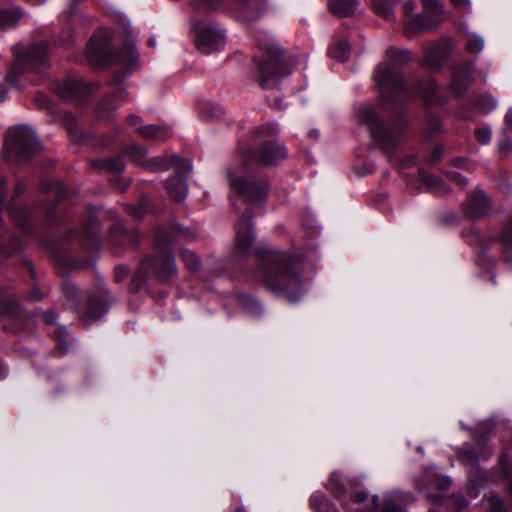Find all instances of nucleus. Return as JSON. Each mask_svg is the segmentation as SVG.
Wrapping results in <instances>:
<instances>
[{
    "instance_id": "1",
    "label": "nucleus",
    "mask_w": 512,
    "mask_h": 512,
    "mask_svg": "<svg viewBox=\"0 0 512 512\" xmlns=\"http://www.w3.org/2000/svg\"><path fill=\"white\" fill-rule=\"evenodd\" d=\"M386 56L388 61L379 63L374 75L385 103L397 107L417 98H421L426 106L444 103L437 94L438 85L433 78L418 79L414 87L405 81L401 67L410 62L409 50L389 47Z\"/></svg>"
},
{
    "instance_id": "2",
    "label": "nucleus",
    "mask_w": 512,
    "mask_h": 512,
    "mask_svg": "<svg viewBox=\"0 0 512 512\" xmlns=\"http://www.w3.org/2000/svg\"><path fill=\"white\" fill-rule=\"evenodd\" d=\"M87 58L94 68L115 67L111 85L113 92L106 95L97 106V116L110 119L118 107L128 101V92L119 86L137 67L139 54L133 43L125 41L120 48L111 49L106 36L95 34L86 46Z\"/></svg>"
},
{
    "instance_id": "3",
    "label": "nucleus",
    "mask_w": 512,
    "mask_h": 512,
    "mask_svg": "<svg viewBox=\"0 0 512 512\" xmlns=\"http://www.w3.org/2000/svg\"><path fill=\"white\" fill-rule=\"evenodd\" d=\"M259 270L257 277L272 293L289 302L299 301L302 295V280L295 268L294 259L286 253L260 249L257 251Z\"/></svg>"
},
{
    "instance_id": "4",
    "label": "nucleus",
    "mask_w": 512,
    "mask_h": 512,
    "mask_svg": "<svg viewBox=\"0 0 512 512\" xmlns=\"http://www.w3.org/2000/svg\"><path fill=\"white\" fill-rule=\"evenodd\" d=\"M177 236L190 237V233L178 222L171 224L169 230L157 228L154 235L155 252L145 257L147 271L161 283L169 282L177 273L174 254L171 245Z\"/></svg>"
},
{
    "instance_id": "5",
    "label": "nucleus",
    "mask_w": 512,
    "mask_h": 512,
    "mask_svg": "<svg viewBox=\"0 0 512 512\" xmlns=\"http://www.w3.org/2000/svg\"><path fill=\"white\" fill-rule=\"evenodd\" d=\"M253 77L263 89H273L279 80L291 74L284 51L278 45H267L253 58Z\"/></svg>"
},
{
    "instance_id": "6",
    "label": "nucleus",
    "mask_w": 512,
    "mask_h": 512,
    "mask_svg": "<svg viewBox=\"0 0 512 512\" xmlns=\"http://www.w3.org/2000/svg\"><path fill=\"white\" fill-rule=\"evenodd\" d=\"M361 121L368 127L370 136L379 149L385 153H393L400 137L405 133L406 123L397 119L387 126L372 107H364L360 111Z\"/></svg>"
},
{
    "instance_id": "7",
    "label": "nucleus",
    "mask_w": 512,
    "mask_h": 512,
    "mask_svg": "<svg viewBox=\"0 0 512 512\" xmlns=\"http://www.w3.org/2000/svg\"><path fill=\"white\" fill-rule=\"evenodd\" d=\"M14 59L11 62L9 71L6 74V81L11 86H16L19 76L26 72H32L42 67L49 54L47 41L33 43L27 48L22 44H16L12 48Z\"/></svg>"
},
{
    "instance_id": "8",
    "label": "nucleus",
    "mask_w": 512,
    "mask_h": 512,
    "mask_svg": "<svg viewBox=\"0 0 512 512\" xmlns=\"http://www.w3.org/2000/svg\"><path fill=\"white\" fill-rule=\"evenodd\" d=\"M40 148L41 144L35 131L26 125L12 127L6 132L4 143L6 158L18 165L30 161Z\"/></svg>"
},
{
    "instance_id": "9",
    "label": "nucleus",
    "mask_w": 512,
    "mask_h": 512,
    "mask_svg": "<svg viewBox=\"0 0 512 512\" xmlns=\"http://www.w3.org/2000/svg\"><path fill=\"white\" fill-rule=\"evenodd\" d=\"M471 237L472 240L469 243L479 247L476 264L483 269L491 271L496 267V258L488 252L490 244L495 242L501 244L505 261L512 263V217L504 223L498 235L481 236L478 232L472 231Z\"/></svg>"
},
{
    "instance_id": "10",
    "label": "nucleus",
    "mask_w": 512,
    "mask_h": 512,
    "mask_svg": "<svg viewBox=\"0 0 512 512\" xmlns=\"http://www.w3.org/2000/svg\"><path fill=\"white\" fill-rule=\"evenodd\" d=\"M7 178L0 176V211L6 210L14 223L28 234H34L32 223L36 209L22 206L20 196L24 193L26 186L24 182L17 181L10 197L6 193Z\"/></svg>"
},
{
    "instance_id": "11",
    "label": "nucleus",
    "mask_w": 512,
    "mask_h": 512,
    "mask_svg": "<svg viewBox=\"0 0 512 512\" xmlns=\"http://www.w3.org/2000/svg\"><path fill=\"white\" fill-rule=\"evenodd\" d=\"M227 174L231 189L248 206L260 207L265 203L270 190V184L267 179L235 175L231 169H228Z\"/></svg>"
},
{
    "instance_id": "12",
    "label": "nucleus",
    "mask_w": 512,
    "mask_h": 512,
    "mask_svg": "<svg viewBox=\"0 0 512 512\" xmlns=\"http://www.w3.org/2000/svg\"><path fill=\"white\" fill-rule=\"evenodd\" d=\"M40 189L43 193L54 196L53 201H46L41 204L39 210L43 215L47 229H56L68 221L57 210L58 203L68 197L67 189L61 181L51 178H43L40 182Z\"/></svg>"
},
{
    "instance_id": "13",
    "label": "nucleus",
    "mask_w": 512,
    "mask_h": 512,
    "mask_svg": "<svg viewBox=\"0 0 512 512\" xmlns=\"http://www.w3.org/2000/svg\"><path fill=\"white\" fill-rule=\"evenodd\" d=\"M287 157L284 145L277 141H263L259 146L242 153L243 167L246 172L255 166H272Z\"/></svg>"
},
{
    "instance_id": "14",
    "label": "nucleus",
    "mask_w": 512,
    "mask_h": 512,
    "mask_svg": "<svg viewBox=\"0 0 512 512\" xmlns=\"http://www.w3.org/2000/svg\"><path fill=\"white\" fill-rule=\"evenodd\" d=\"M191 31L197 49L203 54H212L225 46V31L215 24L199 21L191 25Z\"/></svg>"
},
{
    "instance_id": "15",
    "label": "nucleus",
    "mask_w": 512,
    "mask_h": 512,
    "mask_svg": "<svg viewBox=\"0 0 512 512\" xmlns=\"http://www.w3.org/2000/svg\"><path fill=\"white\" fill-rule=\"evenodd\" d=\"M252 213L248 209L238 219L236 230V244L234 254L237 257H246L251 253L252 243L255 239L253 232Z\"/></svg>"
},
{
    "instance_id": "16",
    "label": "nucleus",
    "mask_w": 512,
    "mask_h": 512,
    "mask_svg": "<svg viewBox=\"0 0 512 512\" xmlns=\"http://www.w3.org/2000/svg\"><path fill=\"white\" fill-rule=\"evenodd\" d=\"M97 88L96 83H88L82 79H67L58 83L55 90L65 101H78L94 93Z\"/></svg>"
},
{
    "instance_id": "17",
    "label": "nucleus",
    "mask_w": 512,
    "mask_h": 512,
    "mask_svg": "<svg viewBox=\"0 0 512 512\" xmlns=\"http://www.w3.org/2000/svg\"><path fill=\"white\" fill-rule=\"evenodd\" d=\"M2 309L8 317V322L2 325L3 330L16 333L19 329L27 327L28 313L16 300L5 298Z\"/></svg>"
},
{
    "instance_id": "18",
    "label": "nucleus",
    "mask_w": 512,
    "mask_h": 512,
    "mask_svg": "<svg viewBox=\"0 0 512 512\" xmlns=\"http://www.w3.org/2000/svg\"><path fill=\"white\" fill-rule=\"evenodd\" d=\"M111 302L112 298L107 289L90 294L86 301L83 319L91 321L100 319L108 312Z\"/></svg>"
},
{
    "instance_id": "19",
    "label": "nucleus",
    "mask_w": 512,
    "mask_h": 512,
    "mask_svg": "<svg viewBox=\"0 0 512 512\" xmlns=\"http://www.w3.org/2000/svg\"><path fill=\"white\" fill-rule=\"evenodd\" d=\"M474 69L475 61H466L454 69L449 87L455 96H462L469 89Z\"/></svg>"
},
{
    "instance_id": "20",
    "label": "nucleus",
    "mask_w": 512,
    "mask_h": 512,
    "mask_svg": "<svg viewBox=\"0 0 512 512\" xmlns=\"http://www.w3.org/2000/svg\"><path fill=\"white\" fill-rule=\"evenodd\" d=\"M489 208L487 195L482 190H476L466 202L463 203L465 215L471 219H479L486 215Z\"/></svg>"
},
{
    "instance_id": "21",
    "label": "nucleus",
    "mask_w": 512,
    "mask_h": 512,
    "mask_svg": "<svg viewBox=\"0 0 512 512\" xmlns=\"http://www.w3.org/2000/svg\"><path fill=\"white\" fill-rule=\"evenodd\" d=\"M447 56L448 51L443 43H433L429 48H427L420 63L421 66L430 71H438L443 66Z\"/></svg>"
},
{
    "instance_id": "22",
    "label": "nucleus",
    "mask_w": 512,
    "mask_h": 512,
    "mask_svg": "<svg viewBox=\"0 0 512 512\" xmlns=\"http://www.w3.org/2000/svg\"><path fill=\"white\" fill-rule=\"evenodd\" d=\"M110 238L115 246H131L136 248L140 244V234L137 231L127 230L121 223H116L110 232Z\"/></svg>"
},
{
    "instance_id": "23",
    "label": "nucleus",
    "mask_w": 512,
    "mask_h": 512,
    "mask_svg": "<svg viewBox=\"0 0 512 512\" xmlns=\"http://www.w3.org/2000/svg\"><path fill=\"white\" fill-rule=\"evenodd\" d=\"M238 5V18L244 22L257 20L265 9L264 0H235Z\"/></svg>"
},
{
    "instance_id": "24",
    "label": "nucleus",
    "mask_w": 512,
    "mask_h": 512,
    "mask_svg": "<svg viewBox=\"0 0 512 512\" xmlns=\"http://www.w3.org/2000/svg\"><path fill=\"white\" fill-rule=\"evenodd\" d=\"M76 237L86 239L92 248L97 249L100 245V232L97 221L92 219L85 223L81 231L70 229L65 234V239H73Z\"/></svg>"
},
{
    "instance_id": "25",
    "label": "nucleus",
    "mask_w": 512,
    "mask_h": 512,
    "mask_svg": "<svg viewBox=\"0 0 512 512\" xmlns=\"http://www.w3.org/2000/svg\"><path fill=\"white\" fill-rule=\"evenodd\" d=\"M437 26L438 22L430 16L418 14L405 22L404 33L405 35L412 37L420 32L432 30Z\"/></svg>"
},
{
    "instance_id": "26",
    "label": "nucleus",
    "mask_w": 512,
    "mask_h": 512,
    "mask_svg": "<svg viewBox=\"0 0 512 512\" xmlns=\"http://www.w3.org/2000/svg\"><path fill=\"white\" fill-rule=\"evenodd\" d=\"M437 26L438 22L430 16L418 14L405 22L404 33L405 35L412 37L420 32L432 30Z\"/></svg>"
},
{
    "instance_id": "27",
    "label": "nucleus",
    "mask_w": 512,
    "mask_h": 512,
    "mask_svg": "<svg viewBox=\"0 0 512 512\" xmlns=\"http://www.w3.org/2000/svg\"><path fill=\"white\" fill-rule=\"evenodd\" d=\"M166 190L172 200L184 201L188 193L187 178L180 174L172 176L166 182Z\"/></svg>"
},
{
    "instance_id": "28",
    "label": "nucleus",
    "mask_w": 512,
    "mask_h": 512,
    "mask_svg": "<svg viewBox=\"0 0 512 512\" xmlns=\"http://www.w3.org/2000/svg\"><path fill=\"white\" fill-rule=\"evenodd\" d=\"M136 132L142 139L154 142L165 141L171 136L169 128L155 124L139 126Z\"/></svg>"
},
{
    "instance_id": "29",
    "label": "nucleus",
    "mask_w": 512,
    "mask_h": 512,
    "mask_svg": "<svg viewBox=\"0 0 512 512\" xmlns=\"http://www.w3.org/2000/svg\"><path fill=\"white\" fill-rule=\"evenodd\" d=\"M359 4V0H328L327 7L331 14L343 18L352 16Z\"/></svg>"
},
{
    "instance_id": "30",
    "label": "nucleus",
    "mask_w": 512,
    "mask_h": 512,
    "mask_svg": "<svg viewBox=\"0 0 512 512\" xmlns=\"http://www.w3.org/2000/svg\"><path fill=\"white\" fill-rule=\"evenodd\" d=\"M91 166L97 170L107 171L110 173L120 174L125 169L123 155H116L104 159H94Z\"/></svg>"
},
{
    "instance_id": "31",
    "label": "nucleus",
    "mask_w": 512,
    "mask_h": 512,
    "mask_svg": "<svg viewBox=\"0 0 512 512\" xmlns=\"http://www.w3.org/2000/svg\"><path fill=\"white\" fill-rule=\"evenodd\" d=\"M147 261H141L140 265L138 266L137 270L132 276L130 285H129V291L131 293H138L147 287V277L149 272L147 271Z\"/></svg>"
},
{
    "instance_id": "32",
    "label": "nucleus",
    "mask_w": 512,
    "mask_h": 512,
    "mask_svg": "<svg viewBox=\"0 0 512 512\" xmlns=\"http://www.w3.org/2000/svg\"><path fill=\"white\" fill-rule=\"evenodd\" d=\"M62 294L66 299V305L69 309L77 311L80 307V298L78 288L69 279H64L62 283Z\"/></svg>"
},
{
    "instance_id": "33",
    "label": "nucleus",
    "mask_w": 512,
    "mask_h": 512,
    "mask_svg": "<svg viewBox=\"0 0 512 512\" xmlns=\"http://www.w3.org/2000/svg\"><path fill=\"white\" fill-rule=\"evenodd\" d=\"M327 54L330 58L338 62H345L348 60L350 54L349 43L345 40L336 41L328 48Z\"/></svg>"
},
{
    "instance_id": "34",
    "label": "nucleus",
    "mask_w": 512,
    "mask_h": 512,
    "mask_svg": "<svg viewBox=\"0 0 512 512\" xmlns=\"http://www.w3.org/2000/svg\"><path fill=\"white\" fill-rule=\"evenodd\" d=\"M23 16L20 7L12 9H0V28L7 29L14 26Z\"/></svg>"
},
{
    "instance_id": "35",
    "label": "nucleus",
    "mask_w": 512,
    "mask_h": 512,
    "mask_svg": "<svg viewBox=\"0 0 512 512\" xmlns=\"http://www.w3.org/2000/svg\"><path fill=\"white\" fill-rule=\"evenodd\" d=\"M471 104L482 114H488L493 111L497 106L496 99L490 94H483L475 96Z\"/></svg>"
},
{
    "instance_id": "36",
    "label": "nucleus",
    "mask_w": 512,
    "mask_h": 512,
    "mask_svg": "<svg viewBox=\"0 0 512 512\" xmlns=\"http://www.w3.org/2000/svg\"><path fill=\"white\" fill-rule=\"evenodd\" d=\"M122 155L131 158L138 165H143L146 149L135 143L127 144L123 147Z\"/></svg>"
},
{
    "instance_id": "37",
    "label": "nucleus",
    "mask_w": 512,
    "mask_h": 512,
    "mask_svg": "<svg viewBox=\"0 0 512 512\" xmlns=\"http://www.w3.org/2000/svg\"><path fill=\"white\" fill-rule=\"evenodd\" d=\"M152 211L150 200L141 197L136 205H126V212L136 219H141L146 213Z\"/></svg>"
},
{
    "instance_id": "38",
    "label": "nucleus",
    "mask_w": 512,
    "mask_h": 512,
    "mask_svg": "<svg viewBox=\"0 0 512 512\" xmlns=\"http://www.w3.org/2000/svg\"><path fill=\"white\" fill-rule=\"evenodd\" d=\"M181 259L183 260L185 266L191 271V272H198L201 268V261L200 258L196 253L189 249H182L180 251Z\"/></svg>"
},
{
    "instance_id": "39",
    "label": "nucleus",
    "mask_w": 512,
    "mask_h": 512,
    "mask_svg": "<svg viewBox=\"0 0 512 512\" xmlns=\"http://www.w3.org/2000/svg\"><path fill=\"white\" fill-rule=\"evenodd\" d=\"M50 291H51V288L49 285H43L42 287L32 286L27 291V293L25 295V299L27 301L40 302L49 295Z\"/></svg>"
},
{
    "instance_id": "40",
    "label": "nucleus",
    "mask_w": 512,
    "mask_h": 512,
    "mask_svg": "<svg viewBox=\"0 0 512 512\" xmlns=\"http://www.w3.org/2000/svg\"><path fill=\"white\" fill-rule=\"evenodd\" d=\"M326 489L335 497H340L345 492V486L335 472L331 473L326 483Z\"/></svg>"
},
{
    "instance_id": "41",
    "label": "nucleus",
    "mask_w": 512,
    "mask_h": 512,
    "mask_svg": "<svg viewBox=\"0 0 512 512\" xmlns=\"http://www.w3.org/2000/svg\"><path fill=\"white\" fill-rule=\"evenodd\" d=\"M372 6L375 13L386 20L394 17L393 9L386 0H372Z\"/></svg>"
},
{
    "instance_id": "42",
    "label": "nucleus",
    "mask_w": 512,
    "mask_h": 512,
    "mask_svg": "<svg viewBox=\"0 0 512 512\" xmlns=\"http://www.w3.org/2000/svg\"><path fill=\"white\" fill-rule=\"evenodd\" d=\"M62 123L70 136H79L78 122L73 114L65 112L62 116Z\"/></svg>"
},
{
    "instance_id": "43",
    "label": "nucleus",
    "mask_w": 512,
    "mask_h": 512,
    "mask_svg": "<svg viewBox=\"0 0 512 512\" xmlns=\"http://www.w3.org/2000/svg\"><path fill=\"white\" fill-rule=\"evenodd\" d=\"M172 165L177 170L176 174L189 173L192 170V163L190 160L181 158L178 155H173L170 158Z\"/></svg>"
},
{
    "instance_id": "44",
    "label": "nucleus",
    "mask_w": 512,
    "mask_h": 512,
    "mask_svg": "<svg viewBox=\"0 0 512 512\" xmlns=\"http://www.w3.org/2000/svg\"><path fill=\"white\" fill-rule=\"evenodd\" d=\"M310 505L317 512H325L329 502L323 494L316 492L310 497Z\"/></svg>"
},
{
    "instance_id": "45",
    "label": "nucleus",
    "mask_w": 512,
    "mask_h": 512,
    "mask_svg": "<svg viewBox=\"0 0 512 512\" xmlns=\"http://www.w3.org/2000/svg\"><path fill=\"white\" fill-rule=\"evenodd\" d=\"M66 335L67 330L64 326L57 327L53 334L54 338L58 341L56 348L61 355L65 354L68 350V344L64 340Z\"/></svg>"
},
{
    "instance_id": "46",
    "label": "nucleus",
    "mask_w": 512,
    "mask_h": 512,
    "mask_svg": "<svg viewBox=\"0 0 512 512\" xmlns=\"http://www.w3.org/2000/svg\"><path fill=\"white\" fill-rule=\"evenodd\" d=\"M279 133V127L274 123H267L256 128L255 134L258 137L275 136Z\"/></svg>"
},
{
    "instance_id": "47",
    "label": "nucleus",
    "mask_w": 512,
    "mask_h": 512,
    "mask_svg": "<svg viewBox=\"0 0 512 512\" xmlns=\"http://www.w3.org/2000/svg\"><path fill=\"white\" fill-rule=\"evenodd\" d=\"M488 510L489 512H506V506L501 498L491 495L488 498Z\"/></svg>"
},
{
    "instance_id": "48",
    "label": "nucleus",
    "mask_w": 512,
    "mask_h": 512,
    "mask_svg": "<svg viewBox=\"0 0 512 512\" xmlns=\"http://www.w3.org/2000/svg\"><path fill=\"white\" fill-rule=\"evenodd\" d=\"M206 116L211 119H221L225 115V111L222 106L218 104H207L206 107Z\"/></svg>"
},
{
    "instance_id": "49",
    "label": "nucleus",
    "mask_w": 512,
    "mask_h": 512,
    "mask_svg": "<svg viewBox=\"0 0 512 512\" xmlns=\"http://www.w3.org/2000/svg\"><path fill=\"white\" fill-rule=\"evenodd\" d=\"M474 135L477 139V141L481 144H488L491 140V129L488 126L480 127L475 129Z\"/></svg>"
},
{
    "instance_id": "50",
    "label": "nucleus",
    "mask_w": 512,
    "mask_h": 512,
    "mask_svg": "<svg viewBox=\"0 0 512 512\" xmlns=\"http://www.w3.org/2000/svg\"><path fill=\"white\" fill-rule=\"evenodd\" d=\"M190 5L196 9H216L220 0H191Z\"/></svg>"
},
{
    "instance_id": "51",
    "label": "nucleus",
    "mask_w": 512,
    "mask_h": 512,
    "mask_svg": "<svg viewBox=\"0 0 512 512\" xmlns=\"http://www.w3.org/2000/svg\"><path fill=\"white\" fill-rule=\"evenodd\" d=\"M484 47V40L481 37L475 36L469 39L466 43V50L469 53H479Z\"/></svg>"
},
{
    "instance_id": "52",
    "label": "nucleus",
    "mask_w": 512,
    "mask_h": 512,
    "mask_svg": "<svg viewBox=\"0 0 512 512\" xmlns=\"http://www.w3.org/2000/svg\"><path fill=\"white\" fill-rule=\"evenodd\" d=\"M421 178L424 184L429 188L440 187L444 185L442 180L434 174L421 173Z\"/></svg>"
},
{
    "instance_id": "53",
    "label": "nucleus",
    "mask_w": 512,
    "mask_h": 512,
    "mask_svg": "<svg viewBox=\"0 0 512 512\" xmlns=\"http://www.w3.org/2000/svg\"><path fill=\"white\" fill-rule=\"evenodd\" d=\"M423 8L433 13H442L443 5L438 0H422Z\"/></svg>"
},
{
    "instance_id": "54",
    "label": "nucleus",
    "mask_w": 512,
    "mask_h": 512,
    "mask_svg": "<svg viewBox=\"0 0 512 512\" xmlns=\"http://www.w3.org/2000/svg\"><path fill=\"white\" fill-rule=\"evenodd\" d=\"M39 317L47 325H54L57 320L56 312L53 309L40 311Z\"/></svg>"
},
{
    "instance_id": "55",
    "label": "nucleus",
    "mask_w": 512,
    "mask_h": 512,
    "mask_svg": "<svg viewBox=\"0 0 512 512\" xmlns=\"http://www.w3.org/2000/svg\"><path fill=\"white\" fill-rule=\"evenodd\" d=\"M446 175H447L449 180H451L452 182L456 183L461 188L466 187L467 184H468V180L464 176H462L460 173H458L456 171H449V172H447Z\"/></svg>"
},
{
    "instance_id": "56",
    "label": "nucleus",
    "mask_w": 512,
    "mask_h": 512,
    "mask_svg": "<svg viewBox=\"0 0 512 512\" xmlns=\"http://www.w3.org/2000/svg\"><path fill=\"white\" fill-rule=\"evenodd\" d=\"M427 127L430 134H436L442 130L440 119L434 116L429 117Z\"/></svg>"
},
{
    "instance_id": "57",
    "label": "nucleus",
    "mask_w": 512,
    "mask_h": 512,
    "mask_svg": "<svg viewBox=\"0 0 512 512\" xmlns=\"http://www.w3.org/2000/svg\"><path fill=\"white\" fill-rule=\"evenodd\" d=\"M35 104L38 108L41 109H49L50 108V99L47 95L43 93H37L35 96Z\"/></svg>"
},
{
    "instance_id": "58",
    "label": "nucleus",
    "mask_w": 512,
    "mask_h": 512,
    "mask_svg": "<svg viewBox=\"0 0 512 512\" xmlns=\"http://www.w3.org/2000/svg\"><path fill=\"white\" fill-rule=\"evenodd\" d=\"M128 274L129 269L126 266H117L114 270V279L117 283H120L128 276Z\"/></svg>"
},
{
    "instance_id": "59",
    "label": "nucleus",
    "mask_w": 512,
    "mask_h": 512,
    "mask_svg": "<svg viewBox=\"0 0 512 512\" xmlns=\"http://www.w3.org/2000/svg\"><path fill=\"white\" fill-rule=\"evenodd\" d=\"M443 153H444V150L441 146L435 147L428 157V160H427L428 164L433 165V164L437 163L443 156Z\"/></svg>"
},
{
    "instance_id": "60",
    "label": "nucleus",
    "mask_w": 512,
    "mask_h": 512,
    "mask_svg": "<svg viewBox=\"0 0 512 512\" xmlns=\"http://www.w3.org/2000/svg\"><path fill=\"white\" fill-rule=\"evenodd\" d=\"M451 484V480L447 476L437 475L434 485L439 490H447Z\"/></svg>"
},
{
    "instance_id": "61",
    "label": "nucleus",
    "mask_w": 512,
    "mask_h": 512,
    "mask_svg": "<svg viewBox=\"0 0 512 512\" xmlns=\"http://www.w3.org/2000/svg\"><path fill=\"white\" fill-rule=\"evenodd\" d=\"M462 457L464 460L468 461L469 463L475 464L478 462V454L477 451L473 448H469L467 450H464L462 452Z\"/></svg>"
},
{
    "instance_id": "62",
    "label": "nucleus",
    "mask_w": 512,
    "mask_h": 512,
    "mask_svg": "<svg viewBox=\"0 0 512 512\" xmlns=\"http://www.w3.org/2000/svg\"><path fill=\"white\" fill-rule=\"evenodd\" d=\"M113 186L121 191H125L128 187V183L122 177L116 176L111 180Z\"/></svg>"
},
{
    "instance_id": "63",
    "label": "nucleus",
    "mask_w": 512,
    "mask_h": 512,
    "mask_svg": "<svg viewBox=\"0 0 512 512\" xmlns=\"http://www.w3.org/2000/svg\"><path fill=\"white\" fill-rule=\"evenodd\" d=\"M126 121L130 126H134L137 128L141 126L143 122L142 118L137 114H129L126 118Z\"/></svg>"
},
{
    "instance_id": "64",
    "label": "nucleus",
    "mask_w": 512,
    "mask_h": 512,
    "mask_svg": "<svg viewBox=\"0 0 512 512\" xmlns=\"http://www.w3.org/2000/svg\"><path fill=\"white\" fill-rule=\"evenodd\" d=\"M382 512H401L400 508L392 501H386L383 504Z\"/></svg>"
}]
</instances>
